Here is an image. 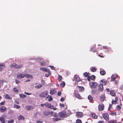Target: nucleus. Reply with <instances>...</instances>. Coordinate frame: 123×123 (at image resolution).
<instances>
[{"instance_id":"nucleus-53","label":"nucleus","mask_w":123,"mask_h":123,"mask_svg":"<svg viewBox=\"0 0 123 123\" xmlns=\"http://www.w3.org/2000/svg\"><path fill=\"white\" fill-rule=\"evenodd\" d=\"M91 79V78L90 76H89L87 77V79L89 82H90V81Z\"/></svg>"},{"instance_id":"nucleus-16","label":"nucleus","mask_w":123,"mask_h":123,"mask_svg":"<svg viewBox=\"0 0 123 123\" xmlns=\"http://www.w3.org/2000/svg\"><path fill=\"white\" fill-rule=\"evenodd\" d=\"M5 65L4 63H0V70L1 71H2L3 69V67H5Z\"/></svg>"},{"instance_id":"nucleus-64","label":"nucleus","mask_w":123,"mask_h":123,"mask_svg":"<svg viewBox=\"0 0 123 123\" xmlns=\"http://www.w3.org/2000/svg\"><path fill=\"white\" fill-rule=\"evenodd\" d=\"M98 56L100 57H102V58H103L104 57V56L103 55H98Z\"/></svg>"},{"instance_id":"nucleus-45","label":"nucleus","mask_w":123,"mask_h":123,"mask_svg":"<svg viewBox=\"0 0 123 123\" xmlns=\"http://www.w3.org/2000/svg\"><path fill=\"white\" fill-rule=\"evenodd\" d=\"M116 107L117 108V110L118 111H119L121 108V107L119 105H117L116 106Z\"/></svg>"},{"instance_id":"nucleus-55","label":"nucleus","mask_w":123,"mask_h":123,"mask_svg":"<svg viewBox=\"0 0 123 123\" xmlns=\"http://www.w3.org/2000/svg\"><path fill=\"white\" fill-rule=\"evenodd\" d=\"M20 81L16 79L15 80V83L17 84H18L19 83Z\"/></svg>"},{"instance_id":"nucleus-60","label":"nucleus","mask_w":123,"mask_h":123,"mask_svg":"<svg viewBox=\"0 0 123 123\" xmlns=\"http://www.w3.org/2000/svg\"><path fill=\"white\" fill-rule=\"evenodd\" d=\"M61 94V92H58V95L59 96H60Z\"/></svg>"},{"instance_id":"nucleus-54","label":"nucleus","mask_w":123,"mask_h":123,"mask_svg":"<svg viewBox=\"0 0 123 123\" xmlns=\"http://www.w3.org/2000/svg\"><path fill=\"white\" fill-rule=\"evenodd\" d=\"M14 121V120H9L8 121V123H12Z\"/></svg>"},{"instance_id":"nucleus-21","label":"nucleus","mask_w":123,"mask_h":123,"mask_svg":"<svg viewBox=\"0 0 123 123\" xmlns=\"http://www.w3.org/2000/svg\"><path fill=\"white\" fill-rule=\"evenodd\" d=\"M116 77V76L115 75H112L111 77V81H113L115 80Z\"/></svg>"},{"instance_id":"nucleus-51","label":"nucleus","mask_w":123,"mask_h":123,"mask_svg":"<svg viewBox=\"0 0 123 123\" xmlns=\"http://www.w3.org/2000/svg\"><path fill=\"white\" fill-rule=\"evenodd\" d=\"M60 106L62 107H65V105L64 104H60Z\"/></svg>"},{"instance_id":"nucleus-31","label":"nucleus","mask_w":123,"mask_h":123,"mask_svg":"<svg viewBox=\"0 0 123 123\" xmlns=\"http://www.w3.org/2000/svg\"><path fill=\"white\" fill-rule=\"evenodd\" d=\"M89 74H90L89 73H88L87 72H86L83 74V75L85 77H87L88 76H89L88 75H89Z\"/></svg>"},{"instance_id":"nucleus-20","label":"nucleus","mask_w":123,"mask_h":123,"mask_svg":"<svg viewBox=\"0 0 123 123\" xmlns=\"http://www.w3.org/2000/svg\"><path fill=\"white\" fill-rule=\"evenodd\" d=\"M100 82L103 83L102 84L103 85H106L107 83V80H105V79H103L102 80H100Z\"/></svg>"},{"instance_id":"nucleus-50","label":"nucleus","mask_w":123,"mask_h":123,"mask_svg":"<svg viewBox=\"0 0 123 123\" xmlns=\"http://www.w3.org/2000/svg\"><path fill=\"white\" fill-rule=\"evenodd\" d=\"M110 115H115V116H116L117 115V113L116 112H112L110 114Z\"/></svg>"},{"instance_id":"nucleus-23","label":"nucleus","mask_w":123,"mask_h":123,"mask_svg":"<svg viewBox=\"0 0 123 123\" xmlns=\"http://www.w3.org/2000/svg\"><path fill=\"white\" fill-rule=\"evenodd\" d=\"M100 72V74L102 75H105L106 74V72L104 70H101Z\"/></svg>"},{"instance_id":"nucleus-41","label":"nucleus","mask_w":123,"mask_h":123,"mask_svg":"<svg viewBox=\"0 0 123 123\" xmlns=\"http://www.w3.org/2000/svg\"><path fill=\"white\" fill-rule=\"evenodd\" d=\"M42 86V85L40 84H39L38 85H37L35 86L36 88L37 89H39V88H41Z\"/></svg>"},{"instance_id":"nucleus-42","label":"nucleus","mask_w":123,"mask_h":123,"mask_svg":"<svg viewBox=\"0 0 123 123\" xmlns=\"http://www.w3.org/2000/svg\"><path fill=\"white\" fill-rule=\"evenodd\" d=\"M19 96L21 98H25L26 97V96L25 95L23 94H20Z\"/></svg>"},{"instance_id":"nucleus-47","label":"nucleus","mask_w":123,"mask_h":123,"mask_svg":"<svg viewBox=\"0 0 123 123\" xmlns=\"http://www.w3.org/2000/svg\"><path fill=\"white\" fill-rule=\"evenodd\" d=\"M5 101L1 102L0 103V105L1 106L4 105L5 104Z\"/></svg>"},{"instance_id":"nucleus-27","label":"nucleus","mask_w":123,"mask_h":123,"mask_svg":"<svg viewBox=\"0 0 123 123\" xmlns=\"http://www.w3.org/2000/svg\"><path fill=\"white\" fill-rule=\"evenodd\" d=\"M0 120L2 123H4L5 122V118L4 117H0Z\"/></svg>"},{"instance_id":"nucleus-26","label":"nucleus","mask_w":123,"mask_h":123,"mask_svg":"<svg viewBox=\"0 0 123 123\" xmlns=\"http://www.w3.org/2000/svg\"><path fill=\"white\" fill-rule=\"evenodd\" d=\"M5 98L9 99H12L10 96L7 94H6L5 95Z\"/></svg>"},{"instance_id":"nucleus-58","label":"nucleus","mask_w":123,"mask_h":123,"mask_svg":"<svg viewBox=\"0 0 123 123\" xmlns=\"http://www.w3.org/2000/svg\"><path fill=\"white\" fill-rule=\"evenodd\" d=\"M4 82V81L3 80H0V85L3 83Z\"/></svg>"},{"instance_id":"nucleus-35","label":"nucleus","mask_w":123,"mask_h":123,"mask_svg":"<svg viewBox=\"0 0 123 123\" xmlns=\"http://www.w3.org/2000/svg\"><path fill=\"white\" fill-rule=\"evenodd\" d=\"M23 67V65H17L16 67H15V68H22Z\"/></svg>"},{"instance_id":"nucleus-24","label":"nucleus","mask_w":123,"mask_h":123,"mask_svg":"<svg viewBox=\"0 0 123 123\" xmlns=\"http://www.w3.org/2000/svg\"><path fill=\"white\" fill-rule=\"evenodd\" d=\"M50 112L48 111H45L43 112V114L47 116L48 115L49 113Z\"/></svg>"},{"instance_id":"nucleus-30","label":"nucleus","mask_w":123,"mask_h":123,"mask_svg":"<svg viewBox=\"0 0 123 123\" xmlns=\"http://www.w3.org/2000/svg\"><path fill=\"white\" fill-rule=\"evenodd\" d=\"M92 118L93 119H96L97 118L98 116L94 113H92Z\"/></svg>"},{"instance_id":"nucleus-52","label":"nucleus","mask_w":123,"mask_h":123,"mask_svg":"<svg viewBox=\"0 0 123 123\" xmlns=\"http://www.w3.org/2000/svg\"><path fill=\"white\" fill-rule=\"evenodd\" d=\"M43 122V121L41 120H38L36 121L37 123H42Z\"/></svg>"},{"instance_id":"nucleus-14","label":"nucleus","mask_w":123,"mask_h":123,"mask_svg":"<svg viewBox=\"0 0 123 123\" xmlns=\"http://www.w3.org/2000/svg\"><path fill=\"white\" fill-rule=\"evenodd\" d=\"M56 91L55 89H52L50 90V93L51 95H54L56 93Z\"/></svg>"},{"instance_id":"nucleus-43","label":"nucleus","mask_w":123,"mask_h":123,"mask_svg":"<svg viewBox=\"0 0 123 123\" xmlns=\"http://www.w3.org/2000/svg\"><path fill=\"white\" fill-rule=\"evenodd\" d=\"M62 77L61 75H59L58 78V80L59 81H61L62 80Z\"/></svg>"},{"instance_id":"nucleus-56","label":"nucleus","mask_w":123,"mask_h":123,"mask_svg":"<svg viewBox=\"0 0 123 123\" xmlns=\"http://www.w3.org/2000/svg\"><path fill=\"white\" fill-rule=\"evenodd\" d=\"M49 67H50L53 70H55V67L52 66H50Z\"/></svg>"},{"instance_id":"nucleus-4","label":"nucleus","mask_w":123,"mask_h":123,"mask_svg":"<svg viewBox=\"0 0 123 123\" xmlns=\"http://www.w3.org/2000/svg\"><path fill=\"white\" fill-rule=\"evenodd\" d=\"M40 69L41 70H42L43 71L48 72V73L47 74H45V76L46 77H48V76H49L51 74L50 72L49 71V70L46 68H41Z\"/></svg>"},{"instance_id":"nucleus-34","label":"nucleus","mask_w":123,"mask_h":123,"mask_svg":"<svg viewBox=\"0 0 123 123\" xmlns=\"http://www.w3.org/2000/svg\"><path fill=\"white\" fill-rule=\"evenodd\" d=\"M95 47L94 46L91 49V51H92L93 52H96V50H95Z\"/></svg>"},{"instance_id":"nucleus-2","label":"nucleus","mask_w":123,"mask_h":123,"mask_svg":"<svg viewBox=\"0 0 123 123\" xmlns=\"http://www.w3.org/2000/svg\"><path fill=\"white\" fill-rule=\"evenodd\" d=\"M48 91L45 90L42 92L39 95V96L41 98H44L46 97L48 95Z\"/></svg>"},{"instance_id":"nucleus-15","label":"nucleus","mask_w":123,"mask_h":123,"mask_svg":"<svg viewBox=\"0 0 123 123\" xmlns=\"http://www.w3.org/2000/svg\"><path fill=\"white\" fill-rule=\"evenodd\" d=\"M100 101L102 102H103L105 98V94L102 95L100 97Z\"/></svg>"},{"instance_id":"nucleus-18","label":"nucleus","mask_w":123,"mask_h":123,"mask_svg":"<svg viewBox=\"0 0 123 123\" xmlns=\"http://www.w3.org/2000/svg\"><path fill=\"white\" fill-rule=\"evenodd\" d=\"M82 113L81 112H77V113L76 116L78 117H81L82 116Z\"/></svg>"},{"instance_id":"nucleus-29","label":"nucleus","mask_w":123,"mask_h":123,"mask_svg":"<svg viewBox=\"0 0 123 123\" xmlns=\"http://www.w3.org/2000/svg\"><path fill=\"white\" fill-rule=\"evenodd\" d=\"M79 88V90L80 92H81L84 90V88L82 86H77Z\"/></svg>"},{"instance_id":"nucleus-8","label":"nucleus","mask_w":123,"mask_h":123,"mask_svg":"<svg viewBox=\"0 0 123 123\" xmlns=\"http://www.w3.org/2000/svg\"><path fill=\"white\" fill-rule=\"evenodd\" d=\"M98 108L99 111H103L104 109V104H102L99 105Z\"/></svg>"},{"instance_id":"nucleus-32","label":"nucleus","mask_w":123,"mask_h":123,"mask_svg":"<svg viewBox=\"0 0 123 123\" xmlns=\"http://www.w3.org/2000/svg\"><path fill=\"white\" fill-rule=\"evenodd\" d=\"M108 122L109 123H117V121L116 120H112L108 121Z\"/></svg>"},{"instance_id":"nucleus-62","label":"nucleus","mask_w":123,"mask_h":123,"mask_svg":"<svg viewBox=\"0 0 123 123\" xmlns=\"http://www.w3.org/2000/svg\"><path fill=\"white\" fill-rule=\"evenodd\" d=\"M64 97H62L61 99V100L62 102L64 101Z\"/></svg>"},{"instance_id":"nucleus-61","label":"nucleus","mask_w":123,"mask_h":123,"mask_svg":"<svg viewBox=\"0 0 123 123\" xmlns=\"http://www.w3.org/2000/svg\"><path fill=\"white\" fill-rule=\"evenodd\" d=\"M104 121L103 120L100 121H98V123H104Z\"/></svg>"},{"instance_id":"nucleus-3","label":"nucleus","mask_w":123,"mask_h":123,"mask_svg":"<svg viewBox=\"0 0 123 123\" xmlns=\"http://www.w3.org/2000/svg\"><path fill=\"white\" fill-rule=\"evenodd\" d=\"M58 116L61 117H67V113L65 111H62L58 113Z\"/></svg>"},{"instance_id":"nucleus-57","label":"nucleus","mask_w":123,"mask_h":123,"mask_svg":"<svg viewBox=\"0 0 123 123\" xmlns=\"http://www.w3.org/2000/svg\"><path fill=\"white\" fill-rule=\"evenodd\" d=\"M46 105V103L45 104H41V106L42 107H44V106H45V105Z\"/></svg>"},{"instance_id":"nucleus-36","label":"nucleus","mask_w":123,"mask_h":123,"mask_svg":"<svg viewBox=\"0 0 123 123\" xmlns=\"http://www.w3.org/2000/svg\"><path fill=\"white\" fill-rule=\"evenodd\" d=\"M53 120L55 121H56L60 120V118L58 117L54 118H53Z\"/></svg>"},{"instance_id":"nucleus-37","label":"nucleus","mask_w":123,"mask_h":123,"mask_svg":"<svg viewBox=\"0 0 123 123\" xmlns=\"http://www.w3.org/2000/svg\"><path fill=\"white\" fill-rule=\"evenodd\" d=\"M88 99L91 101L93 100V98L90 95H88Z\"/></svg>"},{"instance_id":"nucleus-19","label":"nucleus","mask_w":123,"mask_h":123,"mask_svg":"<svg viewBox=\"0 0 123 123\" xmlns=\"http://www.w3.org/2000/svg\"><path fill=\"white\" fill-rule=\"evenodd\" d=\"M110 94L113 97H115L116 96V94L115 93L113 90H111L110 91Z\"/></svg>"},{"instance_id":"nucleus-28","label":"nucleus","mask_w":123,"mask_h":123,"mask_svg":"<svg viewBox=\"0 0 123 123\" xmlns=\"http://www.w3.org/2000/svg\"><path fill=\"white\" fill-rule=\"evenodd\" d=\"M97 68L95 67H93L91 68V71L92 72H95L97 71Z\"/></svg>"},{"instance_id":"nucleus-5","label":"nucleus","mask_w":123,"mask_h":123,"mask_svg":"<svg viewBox=\"0 0 123 123\" xmlns=\"http://www.w3.org/2000/svg\"><path fill=\"white\" fill-rule=\"evenodd\" d=\"M45 107L46 108H50L51 109H53L54 110H56L57 109L56 108H54V106L53 105H52L50 104L46 103V105Z\"/></svg>"},{"instance_id":"nucleus-44","label":"nucleus","mask_w":123,"mask_h":123,"mask_svg":"<svg viewBox=\"0 0 123 123\" xmlns=\"http://www.w3.org/2000/svg\"><path fill=\"white\" fill-rule=\"evenodd\" d=\"M90 77L91 78V79L92 80H95L96 78L95 76L93 75H92Z\"/></svg>"},{"instance_id":"nucleus-11","label":"nucleus","mask_w":123,"mask_h":123,"mask_svg":"<svg viewBox=\"0 0 123 123\" xmlns=\"http://www.w3.org/2000/svg\"><path fill=\"white\" fill-rule=\"evenodd\" d=\"M25 108L26 110L30 111L32 110L33 108V107L31 105H27L25 106Z\"/></svg>"},{"instance_id":"nucleus-59","label":"nucleus","mask_w":123,"mask_h":123,"mask_svg":"<svg viewBox=\"0 0 123 123\" xmlns=\"http://www.w3.org/2000/svg\"><path fill=\"white\" fill-rule=\"evenodd\" d=\"M53 99L52 97L50 96V98L48 100L49 101H51Z\"/></svg>"},{"instance_id":"nucleus-22","label":"nucleus","mask_w":123,"mask_h":123,"mask_svg":"<svg viewBox=\"0 0 123 123\" xmlns=\"http://www.w3.org/2000/svg\"><path fill=\"white\" fill-rule=\"evenodd\" d=\"M118 98L117 97H116L115 98V100H112V104H114L116 103L118 101Z\"/></svg>"},{"instance_id":"nucleus-39","label":"nucleus","mask_w":123,"mask_h":123,"mask_svg":"<svg viewBox=\"0 0 123 123\" xmlns=\"http://www.w3.org/2000/svg\"><path fill=\"white\" fill-rule=\"evenodd\" d=\"M17 65V64L15 63H13L12 64H11L10 65V67H15Z\"/></svg>"},{"instance_id":"nucleus-48","label":"nucleus","mask_w":123,"mask_h":123,"mask_svg":"<svg viewBox=\"0 0 123 123\" xmlns=\"http://www.w3.org/2000/svg\"><path fill=\"white\" fill-rule=\"evenodd\" d=\"M41 85H42V86L44 85V84H45V83L44 81L43 80H42L41 81Z\"/></svg>"},{"instance_id":"nucleus-12","label":"nucleus","mask_w":123,"mask_h":123,"mask_svg":"<svg viewBox=\"0 0 123 123\" xmlns=\"http://www.w3.org/2000/svg\"><path fill=\"white\" fill-rule=\"evenodd\" d=\"M91 93L92 94H97L99 93V92L97 89H95L92 90L91 92Z\"/></svg>"},{"instance_id":"nucleus-38","label":"nucleus","mask_w":123,"mask_h":123,"mask_svg":"<svg viewBox=\"0 0 123 123\" xmlns=\"http://www.w3.org/2000/svg\"><path fill=\"white\" fill-rule=\"evenodd\" d=\"M14 108L18 109L20 108V106L14 104Z\"/></svg>"},{"instance_id":"nucleus-40","label":"nucleus","mask_w":123,"mask_h":123,"mask_svg":"<svg viewBox=\"0 0 123 123\" xmlns=\"http://www.w3.org/2000/svg\"><path fill=\"white\" fill-rule=\"evenodd\" d=\"M13 91L15 92H16V93H18V90L15 87L13 88Z\"/></svg>"},{"instance_id":"nucleus-13","label":"nucleus","mask_w":123,"mask_h":123,"mask_svg":"<svg viewBox=\"0 0 123 123\" xmlns=\"http://www.w3.org/2000/svg\"><path fill=\"white\" fill-rule=\"evenodd\" d=\"M98 89L99 91L100 92L103 91L104 89V88L103 84H100L98 86Z\"/></svg>"},{"instance_id":"nucleus-9","label":"nucleus","mask_w":123,"mask_h":123,"mask_svg":"<svg viewBox=\"0 0 123 123\" xmlns=\"http://www.w3.org/2000/svg\"><path fill=\"white\" fill-rule=\"evenodd\" d=\"M74 94L75 97L79 99L82 98V97L79 93L75 92H74Z\"/></svg>"},{"instance_id":"nucleus-17","label":"nucleus","mask_w":123,"mask_h":123,"mask_svg":"<svg viewBox=\"0 0 123 123\" xmlns=\"http://www.w3.org/2000/svg\"><path fill=\"white\" fill-rule=\"evenodd\" d=\"M75 80L78 82H79L80 81V78L79 76L77 75H75L74 76Z\"/></svg>"},{"instance_id":"nucleus-25","label":"nucleus","mask_w":123,"mask_h":123,"mask_svg":"<svg viewBox=\"0 0 123 123\" xmlns=\"http://www.w3.org/2000/svg\"><path fill=\"white\" fill-rule=\"evenodd\" d=\"M25 119L24 117H23L21 115H20L18 117V119L19 120H24Z\"/></svg>"},{"instance_id":"nucleus-6","label":"nucleus","mask_w":123,"mask_h":123,"mask_svg":"<svg viewBox=\"0 0 123 123\" xmlns=\"http://www.w3.org/2000/svg\"><path fill=\"white\" fill-rule=\"evenodd\" d=\"M90 86L91 88H95L97 87L98 84L95 82H91L89 83Z\"/></svg>"},{"instance_id":"nucleus-10","label":"nucleus","mask_w":123,"mask_h":123,"mask_svg":"<svg viewBox=\"0 0 123 123\" xmlns=\"http://www.w3.org/2000/svg\"><path fill=\"white\" fill-rule=\"evenodd\" d=\"M7 110L6 108L4 106H1L0 107V111L3 112Z\"/></svg>"},{"instance_id":"nucleus-63","label":"nucleus","mask_w":123,"mask_h":123,"mask_svg":"<svg viewBox=\"0 0 123 123\" xmlns=\"http://www.w3.org/2000/svg\"><path fill=\"white\" fill-rule=\"evenodd\" d=\"M106 90L107 92H110V91H111L110 89L109 88H106Z\"/></svg>"},{"instance_id":"nucleus-46","label":"nucleus","mask_w":123,"mask_h":123,"mask_svg":"<svg viewBox=\"0 0 123 123\" xmlns=\"http://www.w3.org/2000/svg\"><path fill=\"white\" fill-rule=\"evenodd\" d=\"M76 123H81L82 121L81 120L77 119L76 121Z\"/></svg>"},{"instance_id":"nucleus-49","label":"nucleus","mask_w":123,"mask_h":123,"mask_svg":"<svg viewBox=\"0 0 123 123\" xmlns=\"http://www.w3.org/2000/svg\"><path fill=\"white\" fill-rule=\"evenodd\" d=\"M103 48L104 49H109V48L107 46H104L103 47Z\"/></svg>"},{"instance_id":"nucleus-33","label":"nucleus","mask_w":123,"mask_h":123,"mask_svg":"<svg viewBox=\"0 0 123 123\" xmlns=\"http://www.w3.org/2000/svg\"><path fill=\"white\" fill-rule=\"evenodd\" d=\"M65 85V82L63 81L61 82L60 84V86L61 87H64Z\"/></svg>"},{"instance_id":"nucleus-7","label":"nucleus","mask_w":123,"mask_h":123,"mask_svg":"<svg viewBox=\"0 0 123 123\" xmlns=\"http://www.w3.org/2000/svg\"><path fill=\"white\" fill-rule=\"evenodd\" d=\"M102 116L104 119L108 121L109 120V116L108 114L107 113H103Z\"/></svg>"},{"instance_id":"nucleus-1","label":"nucleus","mask_w":123,"mask_h":123,"mask_svg":"<svg viewBox=\"0 0 123 123\" xmlns=\"http://www.w3.org/2000/svg\"><path fill=\"white\" fill-rule=\"evenodd\" d=\"M26 77L28 78L32 79L33 78L32 76L27 74H17V78L18 79H20Z\"/></svg>"}]
</instances>
